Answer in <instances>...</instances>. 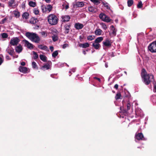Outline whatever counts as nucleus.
Returning <instances> with one entry per match:
<instances>
[{
    "mask_svg": "<svg viewBox=\"0 0 156 156\" xmlns=\"http://www.w3.org/2000/svg\"><path fill=\"white\" fill-rule=\"evenodd\" d=\"M141 76L143 82L146 85H149L151 82H155L154 75L151 73L147 74L144 68L141 70Z\"/></svg>",
    "mask_w": 156,
    "mask_h": 156,
    "instance_id": "nucleus-1",
    "label": "nucleus"
},
{
    "mask_svg": "<svg viewBox=\"0 0 156 156\" xmlns=\"http://www.w3.org/2000/svg\"><path fill=\"white\" fill-rule=\"evenodd\" d=\"M26 36L32 41L38 43L40 41V39L38 35L34 33L27 32L26 33Z\"/></svg>",
    "mask_w": 156,
    "mask_h": 156,
    "instance_id": "nucleus-2",
    "label": "nucleus"
},
{
    "mask_svg": "<svg viewBox=\"0 0 156 156\" xmlns=\"http://www.w3.org/2000/svg\"><path fill=\"white\" fill-rule=\"evenodd\" d=\"M47 18L48 22L50 25H55L58 23V19L55 14H51L48 16Z\"/></svg>",
    "mask_w": 156,
    "mask_h": 156,
    "instance_id": "nucleus-3",
    "label": "nucleus"
},
{
    "mask_svg": "<svg viewBox=\"0 0 156 156\" xmlns=\"http://www.w3.org/2000/svg\"><path fill=\"white\" fill-rule=\"evenodd\" d=\"M99 17L103 21L107 23L110 22L112 20L109 17L104 13H100L99 14Z\"/></svg>",
    "mask_w": 156,
    "mask_h": 156,
    "instance_id": "nucleus-4",
    "label": "nucleus"
},
{
    "mask_svg": "<svg viewBox=\"0 0 156 156\" xmlns=\"http://www.w3.org/2000/svg\"><path fill=\"white\" fill-rule=\"evenodd\" d=\"M52 6L51 5H48L46 6L45 5L41 6L42 12L44 13H49L52 10Z\"/></svg>",
    "mask_w": 156,
    "mask_h": 156,
    "instance_id": "nucleus-5",
    "label": "nucleus"
},
{
    "mask_svg": "<svg viewBox=\"0 0 156 156\" xmlns=\"http://www.w3.org/2000/svg\"><path fill=\"white\" fill-rule=\"evenodd\" d=\"M148 48L151 52H156V41L151 43L148 46Z\"/></svg>",
    "mask_w": 156,
    "mask_h": 156,
    "instance_id": "nucleus-6",
    "label": "nucleus"
},
{
    "mask_svg": "<svg viewBox=\"0 0 156 156\" xmlns=\"http://www.w3.org/2000/svg\"><path fill=\"white\" fill-rule=\"evenodd\" d=\"M20 41V40L18 37H16L12 38L10 41V44L11 45L16 46Z\"/></svg>",
    "mask_w": 156,
    "mask_h": 156,
    "instance_id": "nucleus-7",
    "label": "nucleus"
},
{
    "mask_svg": "<svg viewBox=\"0 0 156 156\" xmlns=\"http://www.w3.org/2000/svg\"><path fill=\"white\" fill-rule=\"evenodd\" d=\"M135 138L138 140H145L146 139L144 137V135L142 133H138L136 134Z\"/></svg>",
    "mask_w": 156,
    "mask_h": 156,
    "instance_id": "nucleus-8",
    "label": "nucleus"
},
{
    "mask_svg": "<svg viewBox=\"0 0 156 156\" xmlns=\"http://www.w3.org/2000/svg\"><path fill=\"white\" fill-rule=\"evenodd\" d=\"M110 27L111 28V30L112 32L111 33H109V34L111 36H116V29L114 27L113 25L111 26Z\"/></svg>",
    "mask_w": 156,
    "mask_h": 156,
    "instance_id": "nucleus-9",
    "label": "nucleus"
},
{
    "mask_svg": "<svg viewBox=\"0 0 156 156\" xmlns=\"http://www.w3.org/2000/svg\"><path fill=\"white\" fill-rule=\"evenodd\" d=\"M51 63V61L48 62V63L45 64L43 66H42L41 69L43 70H44V69L47 70L50 69V66L49 64Z\"/></svg>",
    "mask_w": 156,
    "mask_h": 156,
    "instance_id": "nucleus-10",
    "label": "nucleus"
},
{
    "mask_svg": "<svg viewBox=\"0 0 156 156\" xmlns=\"http://www.w3.org/2000/svg\"><path fill=\"white\" fill-rule=\"evenodd\" d=\"M25 42L26 45L27 46L28 48L31 49L34 48V46L32 44L30 43L27 41L25 40Z\"/></svg>",
    "mask_w": 156,
    "mask_h": 156,
    "instance_id": "nucleus-11",
    "label": "nucleus"
},
{
    "mask_svg": "<svg viewBox=\"0 0 156 156\" xmlns=\"http://www.w3.org/2000/svg\"><path fill=\"white\" fill-rule=\"evenodd\" d=\"M83 25L80 23H76L74 25L75 28L77 30H80L83 27Z\"/></svg>",
    "mask_w": 156,
    "mask_h": 156,
    "instance_id": "nucleus-12",
    "label": "nucleus"
},
{
    "mask_svg": "<svg viewBox=\"0 0 156 156\" xmlns=\"http://www.w3.org/2000/svg\"><path fill=\"white\" fill-rule=\"evenodd\" d=\"M19 71L22 73H26L27 70V68L25 67H23L22 66H20L19 68Z\"/></svg>",
    "mask_w": 156,
    "mask_h": 156,
    "instance_id": "nucleus-13",
    "label": "nucleus"
},
{
    "mask_svg": "<svg viewBox=\"0 0 156 156\" xmlns=\"http://www.w3.org/2000/svg\"><path fill=\"white\" fill-rule=\"evenodd\" d=\"M65 28V33L66 34H68L69 33L70 29V25L67 24H66L64 26Z\"/></svg>",
    "mask_w": 156,
    "mask_h": 156,
    "instance_id": "nucleus-14",
    "label": "nucleus"
},
{
    "mask_svg": "<svg viewBox=\"0 0 156 156\" xmlns=\"http://www.w3.org/2000/svg\"><path fill=\"white\" fill-rule=\"evenodd\" d=\"M62 18L63 20V22H68L70 19V16L69 15L63 16H62Z\"/></svg>",
    "mask_w": 156,
    "mask_h": 156,
    "instance_id": "nucleus-15",
    "label": "nucleus"
},
{
    "mask_svg": "<svg viewBox=\"0 0 156 156\" xmlns=\"http://www.w3.org/2000/svg\"><path fill=\"white\" fill-rule=\"evenodd\" d=\"M23 50V48L22 46L20 44H19L18 46H17L15 48V50L16 52L18 53L21 52Z\"/></svg>",
    "mask_w": 156,
    "mask_h": 156,
    "instance_id": "nucleus-16",
    "label": "nucleus"
},
{
    "mask_svg": "<svg viewBox=\"0 0 156 156\" xmlns=\"http://www.w3.org/2000/svg\"><path fill=\"white\" fill-rule=\"evenodd\" d=\"M8 53L10 55L12 56L13 55L14 52V49L11 48H10L7 49H6Z\"/></svg>",
    "mask_w": 156,
    "mask_h": 156,
    "instance_id": "nucleus-17",
    "label": "nucleus"
},
{
    "mask_svg": "<svg viewBox=\"0 0 156 156\" xmlns=\"http://www.w3.org/2000/svg\"><path fill=\"white\" fill-rule=\"evenodd\" d=\"M84 5V4L83 2H76V3L74 5V6L76 7H83Z\"/></svg>",
    "mask_w": 156,
    "mask_h": 156,
    "instance_id": "nucleus-18",
    "label": "nucleus"
},
{
    "mask_svg": "<svg viewBox=\"0 0 156 156\" xmlns=\"http://www.w3.org/2000/svg\"><path fill=\"white\" fill-rule=\"evenodd\" d=\"M102 3L104 6L108 10H111L109 4L105 1H102Z\"/></svg>",
    "mask_w": 156,
    "mask_h": 156,
    "instance_id": "nucleus-19",
    "label": "nucleus"
},
{
    "mask_svg": "<svg viewBox=\"0 0 156 156\" xmlns=\"http://www.w3.org/2000/svg\"><path fill=\"white\" fill-rule=\"evenodd\" d=\"M103 45L106 47H110L111 46V44L108 40H106L105 41L103 42Z\"/></svg>",
    "mask_w": 156,
    "mask_h": 156,
    "instance_id": "nucleus-20",
    "label": "nucleus"
},
{
    "mask_svg": "<svg viewBox=\"0 0 156 156\" xmlns=\"http://www.w3.org/2000/svg\"><path fill=\"white\" fill-rule=\"evenodd\" d=\"M38 48L41 49L46 51H49V50H48V47L46 45H43L41 44L38 45Z\"/></svg>",
    "mask_w": 156,
    "mask_h": 156,
    "instance_id": "nucleus-21",
    "label": "nucleus"
},
{
    "mask_svg": "<svg viewBox=\"0 0 156 156\" xmlns=\"http://www.w3.org/2000/svg\"><path fill=\"white\" fill-rule=\"evenodd\" d=\"M92 46L96 49H98L101 47V45L99 44L94 42L92 44Z\"/></svg>",
    "mask_w": 156,
    "mask_h": 156,
    "instance_id": "nucleus-22",
    "label": "nucleus"
},
{
    "mask_svg": "<svg viewBox=\"0 0 156 156\" xmlns=\"http://www.w3.org/2000/svg\"><path fill=\"white\" fill-rule=\"evenodd\" d=\"M103 40V38L102 37H99L96 38L94 41V42L96 43L99 44Z\"/></svg>",
    "mask_w": 156,
    "mask_h": 156,
    "instance_id": "nucleus-23",
    "label": "nucleus"
},
{
    "mask_svg": "<svg viewBox=\"0 0 156 156\" xmlns=\"http://www.w3.org/2000/svg\"><path fill=\"white\" fill-rule=\"evenodd\" d=\"M102 32V31L101 29H96L94 33L95 34L97 35H100Z\"/></svg>",
    "mask_w": 156,
    "mask_h": 156,
    "instance_id": "nucleus-24",
    "label": "nucleus"
},
{
    "mask_svg": "<svg viewBox=\"0 0 156 156\" xmlns=\"http://www.w3.org/2000/svg\"><path fill=\"white\" fill-rule=\"evenodd\" d=\"M38 21V20L37 18L32 17L31 18L30 22L31 23L35 24Z\"/></svg>",
    "mask_w": 156,
    "mask_h": 156,
    "instance_id": "nucleus-25",
    "label": "nucleus"
},
{
    "mask_svg": "<svg viewBox=\"0 0 156 156\" xmlns=\"http://www.w3.org/2000/svg\"><path fill=\"white\" fill-rule=\"evenodd\" d=\"M79 46L83 48H85L88 47L89 46V44L88 43H85L83 44H81L79 45Z\"/></svg>",
    "mask_w": 156,
    "mask_h": 156,
    "instance_id": "nucleus-26",
    "label": "nucleus"
},
{
    "mask_svg": "<svg viewBox=\"0 0 156 156\" xmlns=\"http://www.w3.org/2000/svg\"><path fill=\"white\" fill-rule=\"evenodd\" d=\"M40 58V59L44 62H47V57L41 54L39 55Z\"/></svg>",
    "mask_w": 156,
    "mask_h": 156,
    "instance_id": "nucleus-27",
    "label": "nucleus"
},
{
    "mask_svg": "<svg viewBox=\"0 0 156 156\" xmlns=\"http://www.w3.org/2000/svg\"><path fill=\"white\" fill-rule=\"evenodd\" d=\"M13 14L14 16L16 18H19L20 16V12L16 10L13 12Z\"/></svg>",
    "mask_w": 156,
    "mask_h": 156,
    "instance_id": "nucleus-28",
    "label": "nucleus"
},
{
    "mask_svg": "<svg viewBox=\"0 0 156 156\" xmlns=\"http://www.w3.org/2000/svg\"><path fill=\"white\" fill-rule=\"evenodd\" d=\"M15 4V0H9L8 5L9 7H12V5Z\"/></svg>",
    "mask_w": 156,
    "mask_h": 156,
    "instance_id": "nucleus-29",
    "label": "nucleus"
},
{
    "mask_svg": "<svg viewBox=\"0 0 156 156\" xmlns=\"http://www.w3.org/2000/svg\"><path fill=\"white\" fill-rule=\"evenodd\" d=\"M29 16V14L27 12H24L22 15L23 18L25 19H27L28 18Z\"/></svg>",
    "mask_w": 156,
    "mask_h": 156,
    "instance_id": "nucleus-30",
    "label": "nucleus"
},
{
    "mask_svg": "<svg viewBox=\"0 0 156 156\" xmlns=\"http://www.w3.org/2000/svg\"><path fill=\"white\" fill-rule=\"evenodd\" d=\"M88 10L90 12L94 13L96 11V9L92 6H90L88 8Z\"/></svg>",
    "mask_w": 156,
    "mask_h": 156,
    "instance_id": "nucleus-31",
    "label": "nucleus"
},
{
    "mask_svg": "<svg viewBox=\"0 0 156 156\" xmlns=\"http://www.w3.org/2000/svg\"><path fill=\"white\" fill-rule=\"evenodd\" d=\"M29 5L30 6L34 7L36 5V3L34 2L30 1L29 2Z\"/></svg>",
    "mask_w": 156,
    "mask_h": 156,
    "instance_id": "nucleus-32",
    "label": "nucleus"
},
{
    "mask_svg": "<svg viewBox=\"0 0 156 156\" xmlns=\"http://www.w3.org/2000/svg\"><path fill=\"white\" fill-rule=\"evenodd\" d=\"M128 6L129 7H131L133 3V0H128L127 2Z\"/></svg>",
    "mask_w": 156,
    "mask_h": 156,
    "instance_id": "nucleus-33",
    "label": "nucleus"
},
{
    "mask_svg": "<svg viewBox=\"0 0 156 156\" xmlns=\"http://www.w3.org/2000/svg\"><path fill=\"white\" fill-rule=\"evenodd\" d=\"M33 53L34 55L33 58L34 59H36L38 58V55L37 52L34 51H33Z\"/></svg>",
    "mask_w": 156,
    "mask_h": 156,
    "instance_id": "nucleus-34",
    "label": "nucleus"
},
{
    "mask_svg": "<svg viewBox=\"0 0 156 156\" xmlns=\"http://www.w3.org/2000/svg\"><path fill=\"white\" fill-rule=\"evenodd\" d=\"M121 96V94L119 93H118L116 94V95L115 96V99L116 100L120 99Z\"/></svg>",
    "mask_w": 156,
    "mask_h": 156,
    "instance_id": "nucleus-35",
    "label": "nucleus"
},
{
    "mask_svg": "<svg viewBox=\"0 0 156 156\" xmlns=\"http://www.w3.org/2000/svg\"><path fill=\"white\" fill-rule=\"evenodd\" d=\"M100 24L101 26V27L103 29L105 30H106L108 27L105 23H100Z\"/></svg>",
    "mask_w": 156,
    "mask_h": 156,
    "instance_id": "nucleus-36",
    "label": "nucleus"
},
{
    "mask_svg": "<svg viewBox=\"0 0 156 156\" xmlns=\"http://www.w3.org/2000/svg\"><path fill=\"white\" fill-rule=\"evenodd\" d=\"M94 36H93L92 35L88 36L87 38L88 40L90 41H92L94 39Z\"/></svg>",
    "mask_w": 156,
    "mask_h": 156,
    "instance_id": "nucleus-37",
    "label": "nucleus"
},
{
    "mask_svg": "<svg viewBox=\"0 0 156 156\" xmlns=\"http://www.w3.org/2000/svg\"><path fill=\"white\" fill-rule=\"evenodd\" d=\"M58 54V51H54L52 54V56L53 57L55 58Z\"/></svg>",
    "mask_w": 156,
    "mask_h": 156,
    "instance_id": "nucleus-38",
    "label": "nucleus"
},
{
    "mask_svg": "<svg viewBox=\"0 0 156 156\" xmlns=\"http://www.w3.org/2000/svg\"><path fill=\"white\" fill-rule=\"evenodd\" d=\"M143 6V4L141 1H140L137 5V8H141Z\"/></svg>",
    "mask_w": 156,
    "mask_h": 156,
    "instance_id": "nucleus-39",
    "label": "nucleus"
},
{
    "mask_svg": "<svg viewBox=\"0 0 156 156\" xmlns=\"http://www.w3.org/2000/svg\"><path fill=\"white\" fill-rule=\"evenodd\" d=\"M33 12L35 14L37 15L39 14V11L37 8H35L33 10Z\"/></svg>",
    "mask_w": 156,
    "mask_h": 156,
    "instance_id": "nucleus-40",
    "label": "nucleus"
},
{
    "mask_svg": "<svg viewBox=\"0 0 156 156\" xmlns=\"http://www.w3.org/2000/svg\"><path fill=\"white\" fill-rule=\"evenodd\" d=\"M32 66L34 68H36L37 69H38V67L37 65V64L35 62H32Z\"/></svg>",
    "mask_w": 156,
    "mask_h": 156,
    "instance_id": "nucleus-41",
    "label": "nucleus"
},
{
    "mask_svg": "<svg viewBox=\"0 0 156 156\" xmlns=\"http://www.w3.org/2000/svg\"><path fill=\"white\" fill-rule=\"evenodd\" d=\"M2 37L3 38H5L8 37V34L6 33H3L2 34Z\"/></svg>",
    "mask_w": 156,
    "mask_h": 156,
    "instance_id": "nucleus-42",
    "label": "nucleus"
},
{
    "mask_svg": "<svg viewBox=\"0 0 156 156\" xmlns=\"http://www.w3.org/2000/svg\"><path fill=\"white\" fill-rule=\"evenodd\" d=\"M153 91L155 92H156V81L154 82L153 83Z\"/></svg>",
    "mask_w": 156,
    "mask_h": 156,
    "instance_id": "nucleus-43",
    "label": "nucleus"
},
{
    "mask_svg": "<svg viewBox=\"0 0 156 156\" xmlns=\"http://www.w3.org/2000/svg\"><path fill=\"white\" fill-rule=\"evenodd\" d=\"M151 99L153 102L155 100H156V96L155 95H153L151 97Z\"/></svg>",
    "mask_w": 156,
    "mask_h": 156,
    "instance_id": "nucleus-44",
    "label": "nucleus"
},
{
    "mask_svg": "<svg viewBox=\"0 0 156 156\" xmlns=\"http://www.w3.org/2000/svg\"><path fill=\"white\" fill-rule=\"evenodd\" d=\"M52 39L54 41H56L58 40V37L55 36H52Z\"/></svg>",
    "mask_w": 156,
    "mask_h": 156,
    "instance_id": "nucleus-45",
    "label": "nucleus"
},
{
    "mask_svg": "<svg viewBox=\"0 0 156 156\" xmlns=\"http://www.w3.org/2000/svg\"><path fill=\"white\" fill-rule=\"evenodd\" d=\"M41 34L42 36L44 37H46L47 36V33L44 31L42 32H41Z\"/></svg>",
    "mask_w": 156,
    "mask_h": 156,
    "instance_id": "nucleus-46",
    "label": "nucleus"
},
{
    "mask_svg": "<svg viewBox=\"0 0 156 156\" xmlns=\"http://www.w3.org/2000/svg\"><path fill=\"white\" fill-rule=\"evenodd\" d=\"M7 19L6 18V17L4 19H2V20L1 22H0V23L1 24L4 23L5 22V21L7 20Z\"/></svg>",
    "mask_w": 156,
    "mask_h": 156,
    "instance_id": "nucleus-47",
    "label": "nucleus"
},
{
    "mask_svg": "<svg viewBox=\"0 0 156 156\" xmlns=\"http://www.w3.org/2000/svg\"><path fill=\"white\" fill-rule=\"evenodd\" d=\"M99 1H102V0H95L94 4L96 5H98L100 3Z\"/></svg>",
    "mask_w": 156,
    "mask_h": 156,
    "instance_id": "nucleus-48",
    "label": "nucleus"
},
{
    "mask_svg": "<svg viewBox=\"0 0 156 156\" xmlns=\"http://www.w3.org/2000/svg\"><path fill=\"white\" fill-rule=\"evenodd\" d=\"M131 105L130 103H128L127 105V110L128 111L130 109Z\"/></svg>",
    "mask_w": 156,
    "mask_h": 156,
    "instance_id": "nucleus-49",
    "label": "nucleus"
},
{
    "mask_svg": "<svg viewBox=\"0 0 156 156\" xmlns=\"http://www.w3.org/2000/svg\"><path fill=\"white\" fill-rule=\"evenodd\" d=\"M68 46V44H64L63 45L62 48H65Z\"/></svg>",
    "mask_w": 156,
    "mask_h": 156,
    "instance_id": "nucleus-50",
    "label": "nucleus"
},
{
    "mask_svg": "<svg viewBox=\"0 0 156 156\" xmlns=\"http://www.w3.org/2000/svg\"><path fill=\"white\" fill-rule=\"evenodd\" d=\"M118 86H119L118 84H115L114 86V88H115L117 90L118 88Z\"/></svg>",
    "mask_w": 156,
    "mask_h": 156,
    "instance_id": "nucleus-51",
    "label": "nucleus"
},
{
    "mask_svg": "<svg viewBox=\"0 0 156 156\" xmlns=\"http://www.w3.org/2000/svg\"><path fill=\"white\" fill-rule=\"evenodd\" d=\"M3 62V60L2 57H0V65H1L2 64Z\"/></svg>",
    "mask_w": 156,
    "mask_h": 156,
    "instance_id": "nucleus-52",
    "label": "nucleus"
},
{
    "mask_svg": "<svg viewBox=\"0 0 156 156\" xmlns=\"http://www.w3.org/2000/svg\"><path fill=\"white\" fill-rule=\"evenodd\" d=\"M50 49L51 52L53 51L54 50V47L52 46H51L50 47Z\"/></svg>",
    "mask_w": 156,
    "mask_h": 156,
    "instance_id": "nucleus-53",
    "label": "nucleus"
},
{
    "mask_svg": "<svg viewBox=\"0 0 156 156\" xmlns=\"http://www.w3.org/2000/svg\"><path fill=\"white\" fill-rule=\"evenodd\" d=\"M21 65L22 66H24L25 65V63L24 62H22L21 63Z\"/></svg>",
    "mask_w": 156,
    "mask_h": 156,
    "instance_id": "nucleus-54",
    "label": "nucleus"
},
{
    "mask_svg": "<svg viewBox=\"0 0 156 156\" xmlns=\"http://www.w3.org/2000/svg\"><path fill=\"white\" fill-rule=\"evenodd\" d=\"M65 8L66 9H68L69 8V5L68 4L66 5H65Z\"/></svg>",
    "mask_w": 156,
    "mask_h": 156,
    "instance_id": "nucleus-55",
    "label": "nucleus"
},
{
    "mask_svg": "<svg viewBox=\"0 0 156 156\" xmlns=\"http://www.w3.org/2000/svg\"><path fill=\"white\" fill-rule=\"evenodd\" d=\"M45 2L47 3H49L51 2V0H44Z\"/></svg>",
    "mask_w": 156,
    "mask_h": 156,
    "instance_id": "nucleus-56",
    "label": "nucleus"
},
{
    "mask_svg": "<svg viewBox=\"0 0 156 156\" xmlns=\"http://www.w3.org/2000/svg\"><path fill=\"white\" fill-rule=\"evenodd\" d=\"M6 58L8 59V60H9L10 59V58H9V56L8 55H7L6 56Z\"/></svg>",
    "mask_w": 156,
    "mask_h": 156,
    "instance_id": "nucleus-57",
    "label": "nucleus"
},
{
    "mask_svg": "<svg viewBox=\"0 0 156 156\" xmlns=\"http://www.w3.org/2000/svg\"><path fill=\"white\" fill-rule=\"evenodd\" d=\"M83 53L84 55H85L86 54V51H85L83 50Z\"/></svg>",
    "mask_w": 156,
    "mask_h": 156,
    "instance_id": "nucleus-58",
    "label": "nucleus"
},
{
    "mask_svg": "<svg viewBox=\"0 0 156 156\" xmlns=\"http://www.w3.org/2000/svg\"><path fill=\"white\" fill-rule=\"evenodd\" d=\"M92 2L94 3L95 0H90Z\"/></svg>",
    "mask_w": 156,
    "mask_h": 156,
    "instance_id": "nucleus-59",
    "label": "nucleus"
},
{
    "mask_svg": "<svg viewBox=\"0 0 156 156\" xmlns=\"http://www.w3.org/2000/svg\"><path fill=\"white\" fill-rule=\"evenodd\" d=\"M97 80H98L99 81H101V79L99 78H97Z\"/></svg>",
    "mask_w": 156,
    "mask_h": 156,
    "instance_id": "nucleus-60",
    "label": "nucleus"
},
{
    "mask_svg": "<svg viewBox=\"0 0 156 156\" xmlns=\"http://www.w3.org/2000/svg\"><path fill=\"white\" fill-rule=\"evenodd\" d=\"M2 4L0 2V7L1 6Z\"/></svg>",
    "mask_w": 156,
    "mask_h": 156,
    "instance_id": "nucleus-61",
    "label": "nucleus"
},
{
    "mask_svg": "<svg viewBox=\"0 0 156 156\" xmlns=\"http://www.w3.org/2000/svg\"><path fill=\"white\" fill-rule=\"evenodd\" d=\"M105 67H108V66H107V65H105Z\"/></svg>",
    "mask_w": 156,
    "mask_h": 156,
    "instance_id": "nucleus-62",
    "label": "nucleus"
},
{
    "mask_svg": "<svg viewBox=\"0 0 156 156\" xmlns=\"http://www.w3.org/2000/svg\"><path fill=\"white\" fill-rule=\"evenodd\" d=\"M97 78H98L97 77H94V79H97Z\"/></svg>",
    "mask_w": 156,
    "mask_h": 156,
    "instance_id": "nucleus-63",
    "label": "nucleus"
}]
</instances>
